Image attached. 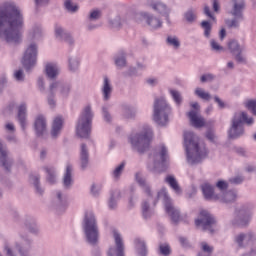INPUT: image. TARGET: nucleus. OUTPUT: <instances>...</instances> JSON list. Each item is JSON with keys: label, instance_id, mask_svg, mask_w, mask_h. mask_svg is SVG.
<instances>
[{"label": "nucleus", "instance_id": "1", "mask_svg": "<svg viewBox=\"0 0 256 256\" xmlns=\"http://www.w3.org/2000/svg\"><path fill=\"white\" fill-rule=\"evenodd\" d=\"M25 16L13 1L0 5V39L8 45H19L23 41Z\"/></svg>", "mask_w": 256, "mask_h": 256}, {"label": "nucleus", "instance_id": "2", "mask_svg": "<svg viewBox=\"0 0 256 256\" xmlns=\"http://www.w3.org/2000/svg\"><path fill=\"white\" fill-rule=\"evenodd\" d=\"M184 147L189 165H197L207 157V148L199 144V137L191 131L184 132Z\"/></svg>", "mask_w": 256, "mask_h": 256}, {"label": "nucleus", "instance_id": "3", "mask_svg": "<svg viewBox=\"0 0 256 256\" xmlns=\"http://www.w3.org/2000/svg\"><path fill=\"white\" fill-rule=\"evenodd\" d=\"M153 139V130L144 125L139 130L129 135L128 143L131 146L132 151H136L139 155H145L149 149H151V140Z\"/></svg>", "mask_w": 256, "mask_h": 256}, {"label": "nucleus", "instance_id": "4", "mask_svg": "<svg viewBox=\"0 0 256 256\" xmlns=\"http://www.w3.org/2000/svg\"><path fill=\"white\" fill-rule=\"evenodd\" d=\"M3 251L6 256H33V239L27 235L20 234L18 240H6L4 242Z\"/></svg>", "mask_w": 256, "mask_h": 256}, {"label": "nucleus", "instance_id": "5", "mask_svg": "<svg viewBox=\"0 0 256 256\" xmlns=\"http://www.w3.org/2000/svg\"><path fill=\"white\" fill-rule=\"evenodd\" d=\"M147 169L151 173H163L167 170V147L157 146L148 157Z\"/></svg>", "mask_w": 256, "mask_h": 256}, {"label": "nucleus", "instance_id": "6", "mask_svg": "<svg viewBox=\"0 0 256 256\" xmlns=\"http://www.w3.org/2000/svg\"><path fill=\"white\" fill-rule=\"evenodd\" d=\"M245 123L246 125H253L255 120H253V117L249 118L247 112L234 113L228 130L229 139H239L240 137H243V135H245Z\"/></svg>", "mask_w": 256, "mask_h": 256}, {"label": "nucleus", "instance_id": "7", "mask_svg": "<svg viewBox=\"0 0 256 256\" xmlns=\"http://www.w3.org/2000/svg\"><path fill=\"white\" fill-rule=\"evenodd\" d=\"M83 231L85 241L88 243V245H91L92 247L99 245L101 234L99 232V224H97L95 214L89 213L85 216L83 222Z\"/></svg>", "mask_w": 256, "mask_h": 256}, {"label": "nucleus", "instance_id": "8", "mask_svg": "<svg viewBox=\"0 0 256 256\" xmlns=\"http://www.w3.org/2000/svg\"><path fill=\"white\" fill-rule=\"evenodd\" d=\"M171 105L164 97L156 98L153 104L152 119L160 127H165L169 124V115H171Z\"/></svg>", "mask_w": 256, "mask_h": 256}, {"label": "nucleus", "instance_id": "9", "mask_svg": "<svg viewBox=\"0 0 256 256\" xmlns=\"http://www.w3.org/2000/svg\"><path fill=\"white\" fill-rule=\"evenodd\" d=\"M93 110L91 106L84 107L76 125V135L81 139H89L91 137V126L93 125Z\"/></svg>", "mask_w": 256, "mask_h": 256}, {"label": "nucleus", "instance_id": "10", "mask_svg": "<svg viewBox=\"0 0 256 256\" xmlns=\"http://www.w3.org/2000/svg\"><path fill=\"white\" fill-rule=\"evenodd\" d=\"M232 7L228 11L229 15L233 18H228L225 20L226 27L228 29H239L241 27V21H245V0H231Z\"/></svg>", "mask_w": 256, "mask_h": 256}, {"label": "nucleus", "instance_id": "11", "mask_svg": "<svg viewBox=\"0 0 256 256\" xmlns=\"http://www.w3.org/2000/svg\"><path fill=\"white\" fill-rule=\"evenodd\" d=\"M159 199H163L165 211L169 215L172 223H179V221H181V211H179L178 208L173 205V200H171L169 194H167V189L163 188L157 193L155 199L153 200V204L157 205V201Z\"/></svg>", "mask_w": 256, "mask_h": 256}, {"label": "nucleus", "instance_id": "12", "mask_svg": "<svg viewBox=\"0 0 256 256\" xmlns=\"http://www.w3.org/2000/svg\"><path fill=\"white\" fill-rule=\"evenodd\" d=\"M135 179L148 197V200L142 202V215L144 219H149V217L153 215V210H151V206L149 205V201H153V193L151 192V186L147 184L145 178L141 177V174L139 173L136 174Z\"/></svg>", "mask_w": 256, "mask_h": 256}, {"label": "nucleus", "instance_id": "13", "mask_svg": "<svg viewBox=\"0 0 256 256\" xmlns=\"http://www.w3.org/2000/svg\"><path fill=\"white\" fill-rule=\"evenodd\" d=\"M215 223H217L215 216L207 210L200 211L198 218L195 220L196 227L201 231H208V233L214 232Z\"/></svg>", "mask_w": 256, "mask_h": 256}, {"label": "nucleus", "instance_id": "14", "mask_svg": "<svg viewBox=\"0 0 256 256\" xmlns=\"http://www.w3.org/2000/svg\"><path fill=\"white\" fill-rule=\"evenodd\" d=\"M134 20L136 23L145 21L150 29H161L163 27V21H161L159 17L145 11L137 12L134 15Z\"/></svg>", "mask_w": 256, "mask_h": 256}, {"label": "nucleus", "instance_id": "15", "mask_svg": "<svg viewBox=\"0 0 256 256\" xmlns=\"http://www.w3.org/2000/svg\"><path fill=\"white\" fill-rule=\"evenodd\" d=\"M38 47L37 44L31 43L23 56L22 59V65L26 69V71H29L32 67H35V64L37 63V55H38Z\"/></svg>", "mask_w": 256, "mask_h": 256}, {"label": "nucleus", "instance_id": "16", "mask_svg": "<svg viewBox=\"0 0 256 256\" xmlns=\"http://www.w3.org/2000/svg\"><path fill=\"white\" fill-rule=\"evenodd\" d=\"M231 225H233V227H239L240 229H247V227L251 225V217L245 215V206H240L235 209Z\"/></svg>", "mask_w": 256, "mask_h": 256}, {"label": "nucleus", "instance_id": "17", "mask_svg": "<svg viewBox=\"0 0 256 256\" xmlns=\"http://www.w3.org/2000/svg\"><path fill=\"white\" fill-rule=\"evenodd\" d=\"M256 243V233L253 230H249L248 232H242L234 236V244L237 249H246L247 244Z\"/></svg>", "mask_w": 256, "mask_h": 256}, {"label": "nucleus", "instance_id": "18", "mask_svg": "<svg viewBox=\"0 0 256 256\" xmlns=\"http://www.w3.org/2000/svg\"><path fill=\"white\" fill-rule=\"evenodd\" d=\"M147 5L152 11H155V13L161 15V17H165L166 23H168V25H171V8L167 6V4L161 1H148Z\"/></svg>", "mask_w": 256, "mask_h": 256}, {"label": "nucleus", "instance_id": "19", "mask_svg": "<svg viewBox=\"0 0 256 256\" xmlns=\"http://www.w3.org/2000/svg\"><path fill=\"white\" fill-rule=\"evenodd\" d=\"M113 238L115 247H110L107 255L108 256H125V242H123V237L121 233L117 230H113Z\"/></svg>", "mask_w": 256, "mask_h": 256}, {"label": "nucleus", "instance_id": "20", "mask_svg": "<svg viewBox=\"0 0 256 256\" xmlns=\"http://www.w3.org/2000/svg\"><path fill=\"white\" fill-rule=\"evenodd\" d=\"M51 91H54L55 93H59L60 97L62 99H68L69 95H71V91L73 89V86L69 82H52L50 84Z\"/></svg>", "mask_w": 256, "mask_h": 256}, {"label": "nucleus", "instance_id": "21", "mask_svg": "<svg viewBox=\"0 0 256 256\" xmlns=\"http://www.w3.org/2000/svg\"><path fill=\"white\" fill-rule=\"evenodd\" d=\"M0 165L4 167L5 171H11L13 167V158L9 156L7 146L0 142Z\"/></svg>", "mask_w": 256, "mask_h": 256}, {"label": "nucleus", "instance_id": "22", "mask_svg": "<svg viewBox=\"0 0 256 256\" xmlns=\"http://www.w3.org/2000/svg\"><path fill=\"white\" fill-rule=\"evenodd\" d=\"M34 131L37 137H43L47 133V118H45V115L38 114L35 117Z\"/></svg>", "mask_w": 256, "mask_h": 256}, {"label": "nucleus", "instance_id": "23", "mask_svg": "<svg viewBox=\"0 0 256 256\" xmlns=\"http://www.w3.org/2000/svg\"><path fill=\"white\" fill-rule=\"evenodd\" d=\"M17 121L22 129V131H25L27 129V103L21 102L17 105Z\"/></svg>", "mask_w": 256, "mask_h": 256}, {"label": "nucleus", "instance_id": "24", "mask_svg": "<svg viewBox=\"0 0 256 256\" xmlns=\"http://www.w3.org/2000/svg\"><path fill=\"white\" fill-rule=\"evenodd\" d=\"M55 37L58 41H64L70 46L75 45V38H73V35L61 26L55 27Z\"/></svg>", "mask_w": 256, "mask_h": 256}, {"label": "nucleus", "instance_id": "25", "mask_svg": "<svg viewBox=\"0 0 256 256\" xmlns=\"http://www.w3.org/2000/svg\"><path fill=\"white\" fill-rule=\"evenodd\" d=\"M101 93L103 101H109L111 95H113V83L111 82V78L107 75L103 76Z\"/></svg>", "mask_w": 256, "mask_h": 256}, {"label": "nucleus", "instance_id": "26", "mask_svg": "<svg viewBox=\"0 0 256 256\" xmlns=\"http://www.w3.org/2000/svg\"><path fill=\"white\" fill-rule=\"evenodd\" d=\"M44 73L50 81H55L57 77H59V73H61V69L59 65L55 62H47L45 64Z\"/></svg>", "mask_w": 256, "mask_h": 256}, {"label": "nucleus", "instance_id": "27", "mask_svg": "<svg viewBox=\"0 0 256 256\" xmlns=\"http://www.w3.org/2000/svg\"><path fill=\"white\" fill-rule=\"evenodd\" d=\"M187 117L189 118L191 125L196 129H201V127H205V118H203V116H201V114L197 110L189 111L187 113Z\"/></svg>", "mask_w": 256, "mask_h": 256}, {"label": "nucleus", "instance_id": "28", "mask_svg": "<svg viewBox=\"0 0 256 256\" xmlns=\"http://www.w3.org/2000/svg\"><path fill=\"white\" fill-rule=\"evenodd\" d=\"M73 183V165L67 164L62 178V185L64 189H71Z\"/></svg>", "mask_w": 256, "mask_h": 256}, {"label": "nucleus", "instance_id": "29", "mask_svg": "<svg viewBox=\"0 0 256 256\" xmlns=\"http://www.w3.org/2000/svg\"><path fill=\"white\" fill-rule=\"evenodd\" d=\"M201 190L204 195V198L207 199V201H217L220 199L219 194H215V187L209 183H204L201 185Z\"/></svg>", "mask_w": 256, "mask_h": 256}, {"label": "nucleus", "instance_id": "30", "mask_svg": "<svg viewBox=\"0 0 256 256\" xmlns=\"http://www.w3.org/2000/svg\"><path fill=\"white\" fill-rule=\"evenodd\" d=\"M61 131H63V117L57 116L52 122L50 131L52 139H57L61 135Z\"/></svg>", "mask_w": 256, "mask_h": 256}, {"label": "nucleus", "instance_id": "31", "mask_svg": "<svg viewBox=\"0 0 256 256\" xmlns=\"http://www.w3.org/2000/svg\"><path fill=\"white\" fill-rule=\"evenodd\" d=\"M53 203L57 211H65V209H67V195L63 194L61 191H56Z\"/></svg>", "mask_w": 256, "mask_h": 256}, {"label": "nucleus", "instance_id": "32", "mask_svg": "<svg viewBox=\"0 0 256 256\" xmlns=\"http://www.w3.org/2000/svg\"><path fill=\"white\" fill-rule=\"evenodd\" d=\"M80 167L82 171L89 167V148L85 143H82L80 146Z\"/></svg>", "mask_w": 256, "mask_h": 256}, {"label": "nucleus", "instance_id": "33", "mask_svg": "<svg viewBox=\"0 0 256 256\" xmlns=\"http://www.w3.org/2000/svg\"><path fill=\"white\" fill-rule=\"evenodd\" d=\"M134 247L136 255L138 256H147V253H149V251L147 250V242H145L143 238H135Z\"/></svg>", "mask_w": 256, "mask_h": 256}, {"label": "nucleus", "instance_id": "34", "mask_svg": "<svg viewBox=\"0 0 256 256\" xmlns=\"http://www.w3.org/2000/svg\"><path fill=\"white\" fill-rule=\"evenodd\" d=\"M126 23H129V14H127L125 17H121V15H116L114 18H111L109 20V25L113 29H121L123 25H126Z\"/></svg>", "mask_w": 256, "mask_h": 256}, {"label": "nucleus", "instance_id": "35", "mask_svg": "<svg viewBox=\"0 0 256 256\" xmlns=\"http://www.w3.org/2000/svg\"><path fill=\"white\" fill-rule=\"evenodd\" d=\"M114 63L118 69L127 67V53H125L123 50H120L118 53H116L114 55Z\"/></svg>", "mask_w": 256, "mask_h": 256}, {"label": "nucleus", "instance_id": "36", "mask_svg": "<svg viewBox=\"0 0 256 256\" xmlns=\"http://www.w3.org/2000/svg\"><path fill=\"white\" fill-rule=\"evenodd\" d=\"M81 65V59L77 55L68 57V69L71 73H77Z\"/></svg>", "mask_w": 256, "mask_h": 256}, {"label": "nucleus", "instance_id": "37", "mask_svg": "<svg viewBox=\"0 0 256 256\" xmlns=\"http://www.w3.org/2000/svg\"><path fill=\"white\" fill-rule=\"evenodd\" d=\"M165 183L169 184V187L176 193V195H181L183 193V190L181 189V186H179V182H177V179H175V176L168 175L165 178Z\"/></svg>", "mask_w": 256, "mask_h": 256}, {"label": "nucleus", "instance_id": "38", "mask_svg": "<svg viewBox=\"0 0 256 256\" xmlns=\"http://www.w3.org/2000/svg\"><path fill=\"white\" fill-rule=\"evenodd\" d=\"M29 39L32 41H39L43 37V28L41 25H34L28 34Z\"/></svg>", "mask_w": 256, "mask_h": 256}, {"label": "nucleus", "instance_id": "39", "mask_svg": "<svg viewBox=\"0 0 256 256\" xmlns=\"http://www.w3.org/2000/svg\"><path fill=\"white\" fill-rule=\"evenodd\" d=\"M219 197L220 198L217 201H222V203H233V201L237 199V191L230 190L223 195H219Z\"/></svg>", "mask_w": 256, "mask_h": 256}, {"label": "nucleus", "instance_id": "40", "mask_svg": "<svg viewBox=\"0 0 256 256\" xmlns=\"http://www.w3.org/2000/svg\"><path fill=\"white\" fill-rule=\"evenodd\" d=\"M45 172L47 173V181L50 185H55L57 183V170L55 167H44Z\"/></svg>", "mask_w": 256, "mask_h": 256}, {"label": "nucleus", "instance_id": "41", "mask_svg": "<svg viewBox=\"0 0 256 256\" xmlns=\"http://www.w3.org/2000/svg\"><path fill=\"white\" fill-rule=\"evenodd\" d=\"M24 225L30 233H33L34 235H37V233H39V226L37 225L35 219L27 218L24 222Z\"/></svg>", "mask_w": 256, "mask_h": 256}, {"label": "nucleus", "instance_id": "42", "mask_svg": "<svg viewBox=\"0 0 256 256\" xmlns=\"http://www.w3.org/2000/svg\"><path fill=\"white\" fill-rule=\"evenodd\" d=\"M194 95L198 97V99H201L202 101H206V102H209L212 99L211 93L205 91V89L201 87L195 88Z\"/></svg>", "mask_w": 256, "mask_h": 256}, {"label": "nucleus", "instance_id": "43", "mask_svg": "<svg viewBox=\"0 0 256 256\" xmlns=\"http://www.w3.org/2000/svg\"><path fill=\"white\" fill-rule=\"evenodd\" d=\"M200 249L201 251L198 253L197 256H211L213 255V251H215V248L209 245L207 242H201Z\"/></svg>", "mask_w": 256, "mask_h": 256}, {"label": "nucleus", "instance_id": "44", "mask_svg": "<svg viewBox=\"0 0 256 256\" xmlns=\"http://www.w3.org/2000/svg\"><path fill=\"white\" fill-rule=\"evenodd\" d=\"M184 19L186 23H195L197 21V9L191 7L184 12Z\"/></svg>", "mask_w": 256, "mask_h": 256}, {"label": "nucleus", "instance_id": "45", "mask_svg": "<svg viewBox=\"0 0 256 256\" xmlns=\"http://www.w3.org/2000/svg\"><path fill=\"white\" fill-rule=\"evenodd\" d=\"M233 56L235 61L238 62L239 65H247V54L245 53V47L244 49L233 54Z\"/></svg>", "mask_w": 256, "mask_h": 256}, {"label": "nucleus", "instance_id": "46", "mask_svg": "<svg viewBox=\"0 0 256 256\" xmlns=\"http://www.w3.org/2000/svg\"><path fill=\"white\" fill-rule=\"evenodd\" d=\"M119 197H121V191L115 190L114 192L111 193L108 202L109 209H117V199H119Z\"/></svg>", "mask_w": 256, "mask_h": 256}, {"label": "nucleus", "instance_id": "47", "mask_svg": "<svg viewBox=\"0 0 256 256\" xmlns=\"http://www.w3.org/2000/svg\"><path fill=\"white\" fill-rule=\"evenodd\" d=\"M166 45H168V47H172V49H179V47H181V41H179L177 36L170 35L166 38Z\"/></svg>", "mask_w": 256, "mask_h": 256}, {"label": "nucleus", "instance_id": "48", "mask_svg": "<svg viewBox=\"0 0 256 256\" xmlns=\"http://www.w3.org/2000/svg\"><path fill=\"white\" fill-rule=\"evenodd\" d=\"M169 93H170L175 105L177 107H181V105L183 104V96L181 95V92L171 89V90H169Z\"/></svg>", "mask_w": 256, "mask_h": 256}, {"label": "nucleus", "instance_id": "49", "mask_svg": "<svg viewBox=\"0 0 256 256\" xmlns=\"http://www.w3.org/2000/svg\"><path fill=\"white\" fill-rule=\"evenodd\" d=\"M200 27H202L204 31V37L206 39L211 38V31H213V25H211V22L204 20L201 22Z\"/></svg>", "mask_w": 256, "mask_h": 256}, {"label": "nucleus", "instance_id": "50", "mask_svg": "<svg viewBox=\"0 0 256 256\" xmlns=\"http://www.w3.org/2000/svg\"><path fill=\"white\" fill-rule=\"evenodd\" d=\"M123 116L126 119H135V117L137 116V108H133L131 106H124Z\"/></svg>", "mask_w": 256, "mask_h": 256}, {"label": "nucleus", "instance_id": "51", "mask_svg": "<svg viewBox=\"0 0 256 256\" xmlns=\"http://www.w3.org/2000/svg\"><path fill=\"white\" fill-rule=\"evenodd\" d=\"M245 46H240L239 42L236 40H231L228 42V49L232 55H235L236 53H239L242 49H244Z\"/></svg>", "mask_w": 256, "mask_h": 256}, {"label": "nucleus", "instance_id": "52", "mask_svg": "<svg viewBox=\"0 0 256 256\" xmlns=\"http://www.w3.org/2000/svg\"><path fill=\"white\" fill-rule=\"evenodd\" d=\"M103 13L99 9H93L89 12L87 16L88 21H99V19L102 17Z\"/></svg>", "mask_w": 256, "mask_h": 256}, {"label": "nucleus", "instance_id": "53", "mask_svg": "<svg viewBox=\"0 0 256 256\" xmlns=\"http://www.w3.org/2000/svg\"><path fill=\"white\" fill-rule=\"evenodd\" d=\"M40 179H41V177L39 175H35V176L31 177V181L36 189V193L38 195H43L44 190H43V188H41V184L39 182Z\"/></svg>", "mask_w": 256, "mask_h": 256}, {"label": "nucleus", "instance_id": "54", "mask_svg": "<svg viewBox=\"0 0 256 256\" xmlns=\"http://www.w3.org/2000/svg\"><path fill=\"white\" fill-rule=\"evenodd\" d=\"M125 169V162L120 163L112 172V177L114 179H119L121 177L123 170Z\"/></svg>", "mask_w": 256, "mask_h": 256}, {"label": "nucleus", "instance_id": "55", "mask_svg": "<svg viewBox=\"0 0 256 256\" xmlns=\"http://www.w3.org/2000/svg\"><path fill=\"white\" fill-rule=\"evenodd\" d=\"M55 91H51V86H49V91H48V96H47V101H48V105L49 107H51V109H53V107H55L56 105V101H55Z\"/></svg>", "mask_w": 256, "mask_h": 256}, {"label": "nucleus", "instance_id": "56", "mask_svg": "<svg viewBox=\"0 0 256 256\" xmlns=\"http://www.w3.org/2000/svg\"><path fill=\"white\" fill-rule=\"evenodd\" d=\"M64 7L69 13H77V11H79V6L73 5L71 0H66L64 2Z\"/></svg>", "mask_w": 256, "mask_h": 256}, {"label": "nucleus", "instance_id": "57", "mask_svg": "<svg viewBox=\"0 0 256 256\" xmlns=\"http://www.w3.org/2000/svg\"><path fill=\"white\" fill-rule=\"evenodd\" d=\"M245 107L249 111H251L252 115L256 117V99H250L245 102Z\"/></svg>", "mask_w": 256, "mask_h": 256}, {"label": "nucleus", "instance_id": "58", "mask_svg": "<svg viewBox=\"0 0 256 256\" xmlns=\"http://www.w3.org/2000/svg\"><path fill=\"white\" fill-rule=\"evenodd\" d=\"M159 254L163 256H169L171 255V247L169 244L164 243L159 245Z\"/></svg>", "mask_w": 256, "mask_h": 256}, {"label": "nucleus", "instance_id": "59", "mask_svg": "<svg viewBox=\"0 0 256 256\" xmlns=\"http://www.w3.org/2000/svg\"><path fill=\"white\" fill-rule=\"evenodd\" d=\"M102 115L106 123H111V120L113 119V117H111V113H109V106L102 107Z\"/></svg>", "mask_w": 256, "mask_h": 256}, {"label": "nucleus", "instance_id": "60", "mask_svg": "<svg viewBox=\"0 0 256 256\" xmlns=\"http://www.w3.org/2000/svg\"><path fill=\"white\" fill-rule=\"evenodd\" d=\"M243 181H245V177L243 175H237L229 178V183H231L232 185H241Z\"/></svg>", "mask_w": 256, "mask_h": 256}, {"label": "nucleus", "instance_id": "61", "mask_svg": "<svg viewBox=\"0 0 256 256\" xmlns=\"http://www.w3.org/2000/svg\"><path fill=\"white\" fill-rule=\"evenodd\" d=\"M210 46H211V49L215 51V53H221L222 51H224L223 46L219 45V43H217L215 39L210 40Z\"/></svg>", "mask_w": 256, "mask_h": 256}, {"label": "nucleus", "instance_id": "62", "mask_svg": "<svg viewBox=\"0 0 256 256\" xmlns=\"http://www.w3.org/2000/svg\"><path fill=\"white\" fill-rule=\"evenodd\" d=\"M214 80H215V75L211 73H206L200 77L201 83H211Z\"/></svg>", "mask_w": 256, "mask_h": 256}, {"label": "nucleus", "instance_id": "63", "mask_svg": "<svg viewBox=\"0 0 256 256\" xmlns=\"http://www.w3.org/2000/svg\"><path fill=\"white\" fill-rule=\"evenodd\" d=\"M216 187L217 189H219V191L223 193V191H227V189H229V183H227V181L224 180H219L216 183Z\"/></svg>", "mask_w": 256, "mask_h": 256}, {"label": "nucleus", "instance_id": "64", "mask_svg": "<svg viewBox=\"0 0 256 256\" xmlns=\"http://www.w3.org/2000/svg\"><path fill=\"white\" fill-rule=\"evenodd\" d=\"M14 79L18 83H22V81H25V74L23 73V70H16L14 72Z\"/></svg>", "mask_w": 256, "mask_h": 256}]
</instances>
